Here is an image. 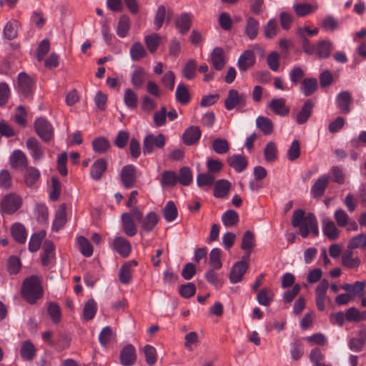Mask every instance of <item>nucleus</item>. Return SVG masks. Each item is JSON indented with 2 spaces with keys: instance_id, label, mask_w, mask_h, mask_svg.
<instances>
[{
  "instance_id": "1a4fd4ad",
  "label": "nucleus",
  "mask_w": 366,
  "mask_h": 366,
  "mask_svg": "<svg viewBox=\"0 0 366 366\" xmlns=\"http://www.w3.org/2000/svg\"><path fill=\"white\" fill-rule=\"evenodd\" d=\"M120 179L126 189L134 187L137 182V169L133 164H127L122 167Z\"/></svg>"
},
{
  "instance_id": "a19ab883",
  "label": "nucleus",
  "mask_w": 366,
  "mask_h": 366,
  "mask_svg": "<svg viewBox=\"0 0 366 366\" xmlns=\"http://www.w3.org/2000/svg\"><path fill=\"white\" fill-rule=\"evenodd\" d=\"M274 297V293L268 287L262 288L257 295L258 302L264 306H268L271 303Z\"/></svg>"
},
{
  "instance_id": "8fccbe9b",
  "label": "nucleus",
  "mask_w": 366,
  "mask_h": 366,
  "mask_svg": "<svg viewBox=\"0 0 366 366\" xmlns=\"http://www.w3.org/2000/svg\"><path fill=\"white\" fill-rule=\"evenodd\" d=\"M222 221L224 226L233 227L238 223L239 215L236 211L229 209L222 215Z\"/></svg>"
},
{
  "instance_id": "f8f14e48",
  "label": "nucleus",
  "mask_w": 366,
  "mask_h": 366,
  "mask_svg": "<svg viewBox=\"0 0 366 366\" xmlns=\"http://www.w3.org/2000/svg\"><path fill=\"white\" fill-rule=\"evenodd\" d=\"M26 147L30 152L34 162H37L44 157V148L36 138L29 137L26 142Z\"/></svg>"
},
{
  "instance_id": "bb28decb",
  "label": "nucleus",
  "mask_w": 366,
  "mask_h": 366,
  "mask_svg": "<svg viewBox=\"0 0 366 366\" xmlns=\"http://www.w3.org/2000/svg\"><path fill=\"white\" fill-rule=\"evenodd\" d=\"M227 163L237 172L244 170L248 164L247 159L240 154H234L229 157L227 158Z\"/></svg>"
},
{
  "instance_id": "a211bd4d",
  "label": "nucleus",
  "mask_w": 366,
  "mask_h": 366,
  "mask_svg": "<svg viewBox=\"0 0 366 366\" xmlns=\"http://www.w3.org/2000/svg\"><path fill=\"white\" fill-rule=\"evenodd\" d=\"M55 246L51 240H46L43 244V253L41 254V264L47 266L55 258Z\"/></svg>"
},
{
  "instance_id": "ea45409f",
  "label": "nucleus",
  "mask_w": 366,
  "mask_h": 366,
  "mask_svg": "<svg viewBox=\"0 0 366 366\" xmlns=\"http://www.w3.org/2000/svg\"><path fill=\"white\" fill-rule=\"evenodd\" d=\"M259 30V22L254 17H249L247 20L245 34L250 39L257 37Z\"/></svg>"
},
{
  "instance_id": "2f4dec72",
  "label": "nucleus",
  "mask_w": 366,
  "mask_h": 366,
  "mask_svg": "<svg viewBox=\"0 0 366 366\" xmlns=\"http://www.w3.org/2000/svg\"><path fill=\"white\" fill-rule=\"evenodd\" d=\"M147 74L145 70L139 66L134 69L132 74L131 82L136 89L141 88L144 84Z\"/></svg>"
},
{
  "instance_id": "a18cd8bd",
  "label": "nucleus",
  "mask_w": 366,
  "mask_h": 366,
  "mask_svg": "<svg viewBox=\"0 0 366 366\" xmlns=\"http://www.w3.org/2000/svg\"><path fill=\"white\" fill-rule=\"evenodd\" d=\"M317 89V80L315 78H306L302 82V89L306 97L312 95Z\"/></svg>"
},
{
  "instance_id": "0e129e2a",
  "label": "nucleus",
  "mask_w": 366,
  "mask_h": 366,
  "mask_svg": "<svg viewBox=\"0 0 366 366\" xmlns=\"http://www.w3.org/2000/svg\"><path fill=\"white\" fill-rule=\"evenodd\" d=\"M78 244L80 247V251L82 255L89 257L93 254V247L89 240L84 236H80L78 238Z\"/></svg>"
},
{
  "instance_id": "680f3d73",
  "label": "nucleus",
  "mask_w": 366,
  "mask_h": 366,
  "mask_svg": "<svg viewBox=\"0 0 366 366\" xmlns=\"http://www.w3.org/2000/svg\"><path fill=\"white\" fill-rule=\"evenodd\" d=\"M124 101L127 107L135 109L138 105L137 94L131 89L125 90Z\"/></svg>"
},
{
  "instance_id": "6e6552de",
  "label": "nucleus",
  "mask_w": 366,
  "mask_h": 366,
  "mask_svg": "<svg viewBox=\"0 0 366 366\" xmlns=\"http://www.w3.org/2000/svg\"><path fill=\"white\" fill-rule=\"evenodd\" d=\"M34 80L25 72H21L18 76L17 91L24 97L29 98L33 94Z\"/></svg>"
},
{
  "instance_id": "79ce46f5",
  "label": "nucleus",
  "mask_w": 366,
  "mask_h": 366,
  "mask_svg": "<svg viewBox=\"0 0 366 366\" xmlns=\"http://www.w3.org/2000/svg\"><path fill=\"white\" fill-rule=\"evenodd\" d=\"M97 310V305L93 299H89L84 305L83 309V318L86 321L92 320Z\"/></svg>"
},
{
  "instance_id": "09e8293b",
  "label": "nucleus",
  "mask_w": 366,
  "mask_h": 366,
  "mask_svg": "<svg viewBox=\"0 0 366 366\" xmlns=\"http://www.w3.org/2000/svg\"><path fill=\"white\" fill-rule=\"evenodd\" d=\"M175 96L177 101L182 104H187L190 101L188 88L184 84L177 86Z\"/></svg>"
},
{
  "instance_id": "864d4df0",
  "label": "nucleus",
  "mask_w": 366,
  "mask_h": 366,
  "mask_svg": "<svg viewBox=\"0 0 366 366\" xmlns=\"http://www.w3.org/2000/svg\"><path fill=\"white\" fill-rule=\"evenodd\" d=\"M215 177L209 172H204L197 175V184L199 187H211L214 184Z\"/></svg>"
},
{
  "instance_id": "774afa93",
  "label": "nucleus",
  "mask_w": 366,
  "mask_h": 366,
  "mask_svg": "<svg viewBox=\"0 0 366 366\" xmlns=\"http://www.w3.org/2000/svg\"><path fill=\"white\" fill-rule=\"evenodd\" d=\"M196 286L192 282L182 285L179 288V295L184 298H190L195 295Z\"/></svg>"
},
{
  "instance_id": "052dcab7",
  "label": "nucleus",
  "mask_w": 366,
  "mask_h": 366,
  "mask_svg": "<svg viewBox=\"0 0 366 366\" xmlns=\"http://www.w3.org/2000/svg\"><path fill=\"white\" fill-rule=\"evenodd\" d=\"M209 263L212 269H219L222 267L221 250L219 248L212 249L209 254Z\"/></svg>"
},
{
  "instance_id": "a878e982",
  "label": "nucleus",
  "mask_w": 366,
  "mask_h": 366,
  "mask_svg": "<svg viewBox=\"0 0 366 366\" xmlns=\"http://www.w3.org/2000/svg\"><path fill=\"white\" fill-rule=\"evenodd\" d=\"M66 207L65 204H61L56 212L55 218L52 224V230L58 232L66 222Z\"/></svg>"
},
{
  "instance_id": "c03bdc74",
  "label": "nucleus",
  "mask_w": 366,
  "mask_h": 366,
  "mask_svg": "<svg viewBox=\"0 0 366 366\" xmlns=\"http://www.w3.org/2000/svg\"><path fill=\"white\" fill-rule=\"evenodd\" d=\"M147 51L139 41L134 42L130 49L131 58L134 61H139L147 56Z\"/></svg>"
},
{
  "instance_id": "7c9ffc66",
  "label": "nucleus",
  "mask_w": 366,
  "mask_h": 366,
  "mask_svg": "<svg viewBox=\"0 0 366 366\" xmlns=\"http://www.w3.org/2000/svg\"><path fill=\"white\" fill-rule=\"evenodd\" d=\"M332 49V43L330 41L322 40L317 43L315 54L320 59H327L330 56Z\"/></svg>"
},
{
  "instance_id": "58836bf2",
  "label": "nucleus",
  "mask_w": 366,
  "mask_h": 366,
  "mask_svg": "<svg viewBox=\"0 0 366 366\" xmlns=\"http://www.w3.org/2000/svg\"><path fill=\"white\" fill-rule=\"evenodd\" d=\"M130 28V19L129 16L126 15H122L119 17L117 27V34L119 37L124 38L125 37Z\"/></svg>"
},
{
  "instance_id": "5fc2aeb1",
  "label": "nucleus",
  "mask_w": 366,
  "mask_h": 366,
  "mask_svg": "<svg viewBox=\"0 0 366 366\" xmlns=\"http://www.w3.org/2000/svg\"><path fill=\"white\" fill-rule=\"evenodd\" d=\"M214 269H208L204 274V277L206 280L215 288L219 289L222 287L224 280L218 277Z\"/></svg>"
},
{
  "instance_id": "37998d69",
  "label": "nucleus",
  "mask_w": 366,
  "mask_h": 366,
  "mask_svg": "<svg viewBox=\"0 0 366 366\" xmlns=\"http://www.w3.org/2000/svg\"><path fill=\"white\" fill-rule=\"evenodd\" d=\"M47 312L54 324H57L61 319V311L59 305L55 302L48 303Z\"/></svg>"
},
{
  "instance_id": "6ab92c4d",
  "label": "nucleus",
  "mask_w": 366,
  "mask_h": 366,
  "mask_svg": "<svg viewBox=\"0 0 366 366\" xmlns=\"http://www.w3.org/2000/svg\"><path fill=\"white\" fill-rule=\"evenodd\" d=\"M269 107L279 116H287L290 113V107L286 105V100L284 98L272 99L269 104Z\"/></svg>"
},
{
  "instance_id": "3c124183",
  "label": "nucleus",
  "mask_w": 366,
  "mask_h": 366,
  "mask_svg": "<svg viewBox=\"0 0 366 366\" xmlns=\"http://www.w3.org/2000/svg\"><path fill=\"white\" fill-rule=\"evenodd\" d=\"M46 236L45 231H41L38 233H34L30 238L29 242V249L31 252H36L41 246L43 239Z\"/></svg>"
},
{
  "instance_id": "473e14b6",
  "label": "nucleus",
  "mask_w": 366,
  "mask_h": 366,
  "mask_svg": "<svg viewBox=\"0 0 366 366\" xmlns=\"http://www.w3.org/2000/svg\"><path fill=\"white\" fill-rule=\"evenodd\" d=\"M40 178V172L34 167H27L24 174V181L27 187H32Z\"/></svg>"
},
{
  "instance_id": "c9c22d12",
  "label": "nucleus",
  "mask_w": 366,
  "mask_h": 366,
  "mask_svg": "<svg viewBox=\"0 0 366 366\" xmlns=\"http://www.w3.org/2000/svg\"><path fill=\"white\" fill-rule=\"evenodd\" d=\"M341 287L347 292V294L356 295L359 297L363 295V291L365 288V282L357 281L354 284H345Z\"/></svg>"
},
{
  "instance_id": "bf43d9fd",
  "label": "nucleus",
  "mask_w": 366,
  "mask_h": 366,
  "mask_svg": "<svg viewBox=\"0 0 366 366\" xmlns=\"http://www.w3.org/2000/svg\"><path fill=\"white\" fill-rule=\"evenodd\" d=\"M178 182L183 186H189L192 182V170L188 167H183L179 169V175L177 176Z\"/></svg>"
},
{
  "instance_id": "412c9836",
  "label": "nucleus",
  "mask_w": 366,
  "mask_h": 366,
  "mask_svg": "<svg viewBox=\"0 0 366 366\" xmlns=\"http://www.w3.org/2000/svg\"><path fill=\"white\" fill-rule=\"evenodd\" d=\"M133 214L123 213L122 214V228L124 233L129 237H133L137 233V228L132 218Z\"/></svg>"
},
{
  "instance_id": "13d9d810",
  "label": "nucleus",
  "mask_w": 366,
  "mask_h": 366,
  "mask_svg": "<svg viewBox=\"0 0 366 366\" xmlns=\"http://www.w3.org/2000/svg\"><path fill=\"white\" fill-rule=\"evenodd\" d=\"M178 182L177 175L174 171H164L162 174V187L174 186Z\"/></svg>"
},
{
  "instance_id": "5701e85b",
  "label": "nucleus",
  "mask_w": 366,
  "mask_h": 366,
  "mask_svg": "<svg viewBox=\"0 0 366 366\" xmlns=\"http://www.w3.org/2000/svg\"><path fill=\"white\" fill-rule=\"evenodd\" d=\"M107 168V162L103 159H98L94 162V163L92 165L90 175L92 178L94 180H99L104 173L106 172Z\"/></svg>"
},
{
  "instance_id": "7ed1b4c3",
  "label": "nucleus",
  "mask_w": 366,
  "mask_h": 366,
  "mask_svg": "<svg viewBox=\"0 0 366 366\" xmlns=\"http://www.w3.org/2000/svg\"><path fill=\"white\" fill-rule=\"evenodd\" d=\"M132 214L140 224L142 229L145 232H150L154 229L159 222V217L154 212H149L145 217L137 207L132 209Z\"/></svg>"
},
{
  "instance_id": "de8ad7c7",
  "label": "nucleus",
  "mask_w": 366,
  "mask_h": 366,
  "mask_svg": "<svg viewBox=\"0 0 366 366\" xmlns=\"http://www.w3.org/2000/svg\"><path fill=\"white\" fill-rule=\"evenodd\" d=\"M92 147L95 152L103 154L108 151L110 143L105 137H101L93 140Z\"/></svg>"
},
{
  "instance_id": "4be33fe9",
  "label": "nucleus",
  "mask_w": 366,
  "mask_h": 366,
  "mask_svg": "<svg viewBox=\"0 0 366 366\" xmlns=\"http://www.w3.org/2000/svg\"><path fill=\"white\" fill-rule=\"evenodd\" d=\"M329 183V177L327 175L321 176L311 187V194L315 198L321 197L327 187Z\"/></svg>"
},
{
  "instance_id": "338daca9",
  "label": "nucleus",
  "mask_w": 366,
  "mask_h": 366,
  "mask_svg": "<svg viewBox=\"0 0 366 366\" xmlns=\"http://www.w3.org/2000/svg\"><path fill=\"white\" fill-rule=\"evenodd\" d=\"M365 248L366 247V233L365 234H360L354 237H352L348 245L347 249H355V248Z\"/></svg>"
},
{
  "instance_id": "0eeeda50",
  "label": "nucleus",
  "mask_w": 366,
  "mask_h": 366,
  "mask_svg": "<svg viewBox=\"0 0 366 366\" xmlns=\"http://www.w3.org/2000/svg\"><path fill=\"white\" fill-rule=\"evenodd\" d=\"M247 99L245 94H239L236 89H230L224 100V107L229 111L234 108L242 109L246 106Z\"/></svg>"
},
{
  "instance_id": "b1692460",
  "label": "nucleus",
  "mask_w": 366,
  "mask_h": 366,
  "mask_svg": "<svg viewBox=\"0 0 366 366\" xmlns=\"http://www.w3.org/2000/svg\"><path fill=\"white\" fill-rule=\"evenodd\" d=\"M322 231L330 240H336L340 235V230L336 227L334 222L329 218L322 220Z\"/></svg>"
},
{
  "instance_id": "f257e3e1",
  "label": "nucleus",
  "mask_w": 366,
  "mask_h": 366,
  "mask_svg": "<svg viewBox=\"0 0 366 366\" xmlns=\"http://www.w3.org/2000/svg\"><path fill=\"white\" fill-rule=\"evenodd\" d=\"M292 224L294 227H298L300 235L307 238L310 233V229L314 237L319 235V229L316 217L312 213L305 215L303 209H299L293 212Z\"/></svg>"
},
{
  "instance_id": "c756f323",
  "label": "nucleus",
  "mask_w": 366,
  "mask_h": 366,
  "mask_svg": "<svg viewBox=\"0 0 366 366\" xmlns=\"http://www.w3.org/2000/svg\"><path fill=\"white\" fill-rule=\"evenodd\" d=\"M314 103L310 99H307L302 107L300 112L297 114L296 122L299 124L305 123L311 115Z\"/></svg>"
},
{
  "instance_id": "69168bd1",
  "label": "nucleus",
  "mask_w": 366,
  "mask_h": 366,
  "mask_svg": "<svg viewBox=\"0 0 366 366\" xmlns=\"http://www.w3.org/2000/svg\"><path fill=\"white\" fill-rule=\"evenodd\" d=\"M290 353L294 360H300L304 355L303 344L300 339L295 340L291 344Z\"/></svg>"
},
{
  "instance_id": "72a5a7b5",
  "label": "nucleus",
  "mask_w": 366,
  "mask_h": 366,
  "mask_svg": "<svg viewBox=\"0 0 366 366\" xmlns=\"http://www.w3.org/2000/svg\"><path fill=\"white\" fill-rule=\"evenodd\" d=\"M14 239L20 244H24L26 239V231L24 226L20 223H15L11 228Z\"/></svg>"
},
{
  "instance_id": "9d476101",
  "label": "nucleus",
  "mask_w": 366,
  "mask_h": 366,
  "mask_svg": "<svg viewBox=\"0 0 366 366\" xmlns=\"http://www.w3.org/2000/svg\"><path fill=\"white\" fill-rule=\"evenodd\" d=\"M329 287V282L326 279H323L320 281L319 285L317 286L315 290V302L317 308L319 311H324L325 309V302L327 299L328 301L330 300L329 297H327V290Z\"/></svg>"
},
{
  "instance_id": "aec40b11",
  "label": "nucleus",
  "mask_w": 366,
  "mask_h": 366,
  "mask_svg": "<svg viewBox=\"0 0 366 366\" xmlns=\"http://www.w3.org/2000/svg\"><path fill=\"white\" fill-rule=\"evenodd\" d=\"M9 163L12 168H26L28 167V159L25 154L19 149L12 152L9 158Z\"/></svg>"
},
{
  "instance_id": "39448f33",
  "label": "nucleus",
  "mask_w": 366,
  "mask_h": 366,
  "mask_svg": "<svg viewBox=\"0 0 366 366\" xmlns=\"http://www.w3.org/2000/svg\"><path fill=\"white\" fill-rule=\"evenodd\" d=\"M22 199L15 193H10L3 197L1 201L0 212L1 214H12L21 206Z\"/></svg>"
},
{
  "instance_id": "6e6d98bb",
  "label": "nucleus",
  "mask_w": 366,
  "mask_h": 366,
  "mask_svg": "<svg viewBox=\"0 0 366 366\" xmlns=\"http://www.w3.org/2000/svg\"><path fill=\"white\" fill-rule=\"evenodd\" d=\"M212 148L217 154H223L229 152V144L227 139L217 138L213 141Z\"/></svg>"
},
{
  "instance_id": "ddd939ff",
  "label": "nucleus",
  "mask_w": 366,
  "mask_h": 366,
  "mask_svg": "<svg viewBox=\"0 0 366 366\" xmlns=\"http://www.w3.org/2000/svg\"><path fill=\"white\" fill-rule=\"evenodd\" d=\"M202 135V132L197 126H190L187 128L182 137L183 143L187 146L197 144Z\"/></svg>"
},
{
  "instance_id": "9b49d317",
  "label": "nucleus",
  "mask_w": 366,
  "mask_h": 366,
  "mask_svg": "<svg viewBox=\"0 0 366 366\" xmlns=\"http://www.w3.org/2000/svg\"><path fill=\"white\" fill-rule=\"evenodd\" d=\"M352 97L348 91H342L337 95L336 104L341 114H347L351 112Z\"/></svg>"
},
{
  "instance_id": "603ef678",
  "label": "nucleus",
  "mask_w": 366,
  "mask_h": 366,
  "mask_svg": "<svg viewBox=\"0 0 366 366\" xmlns=\"http://www.w3.org/2000/svg\"><path fill=\"white\" fill-rule=\"evenodd\" d=\"M177 208L174 202L169 201L163 209V215L167 222L174 221L177 217Z\"/></svg>"
},
{
  "instance_id": "e433bc0d",
  "label": "nucleus",
  "mask_w": 366,
  "mask_h": 366,
  "mask_svg": "<svg viewBox=\"0 0 366 366\" xmlns=\"http://www.w3.org/2000/svg\"><path fill=\"white\" fill-rule=\"evenodd\" d=\"M197 62L194 59L189 60L182 68V75L187 80H192L197 76Z\"/></svg>"
},
{
  "instance_id": "f03ea898",
  "label": "nucleus",
  "mask_w": 366,
  "mask_h": 366,
  "mask_svg": "<svg viewBox=\"0 0 366 366\" xmlns=\"http://www.w3.org/2000/svg\"><path fill=\"white\" fill-rule=\"evenodd\" d=\"M44 290L41 280L37 275L26 277L22 284L21 296L28 303L33 305L42 298Z\"/></svg>"
},
{
  "instance_id": "e2e57ef3",
  "label": "nucleus",
  "mask_w": 366,
  "mask_h": 366,
  "mask_svg": "<svg viewBox=\"0 0 366 366\" xmlns=\"http://www.w3.org/2000/svg\"><path fill=\"white\" fill-rule=\"evenodd\" d=\"M264 157L267 162H274L277 159V148L274 142L267 144L264 150Z\"/></svg>"
},
{
  "instance_id": "f3484780",
  "label": "nucleus",
  "mask_w": 366,
  "mask_h": 366,
  "mask_svg": "<svg viewBox=\"0 0 366 366\" xmlns=\"http://www.w3.org/2000/svg\"><path fill=\"white\" fill-rule=\"evenodd\" d=\"M256 61L255 54L251 50H246L238 59V67L242 71H245L252 67Z\"/></svg>"
},
{
  "instance_id": "20e7f679",
  "label": "nucleus",
  "mask_w": 366,
  "mask_h": 366,
  "mask_svg": "<svg viewBox=\"0 0 366 366\" xmlns=\"http://www.w3.org/2000/svg\"><path fill=\"white\" fill-rule=\"evenodd\" d=\"M34 128L36 134L44 143H49L54 139V127L44 117L37 118L34 122Z\"/></svg>"
},
{
  "instance_id": "4468645a",
  "label": "nucleus",
  "mask_w": 366,
  "mask_h": 366,
  "mask_svg": "<svg viewBox=\"0 0 366 366\" xmlns=\"http://www.w3.org/2000/svg\"><path fill=\"white\" fill-rule=\"evenodd\" d=\"M249 264L244 260L237 262L232 267L229 273V280L232 283L241 282L243 275L247 272Z\"/></svg>"
},
{
  "instance_id": "4c0bfd02",
  "label": "nucleus",
  "mask_w": 366,
  "mask_h": 366,
  "mask_svg": "<svg viewBox=\"0 0 366 366\" xmlns=\"http://www.w3.org/2000/svg\"><path fill=\"white\" fill-rule=\"evenodd\" d=\"M20 353L24 360H31L35 356L36 348L31 341H25L21 345Z\"/></svg>"
},
{
  "instance_id": "4d7b16f0",
  "label": "nucleus",
  "mask_w": 366,
  "mask_h": 366,
  "mask_svg": "<svg viewBox=\"0 0 366 366\" xmlns=\"http://www.w3.org/2000/svg\"><path fill=\"white\" fill-rule=\"evenodd\" d=\"M160 40L161 37L158 34H152L146 36L144 38L146 46L151 53H154L157 51L160 44Z\"/></svg>"
},
{
  "instance_id": "cd10ccee",
  "label": "nucleus",
  "mask_w": 366,
  "mask_h": 366,
  "mask_svg": "<svg viewBox=\"0 0 366 366\" xmlns=\"http://www.w3.org/2000/svg\"><path fill=\"white\" fill-rule=\"evenodd\" d=\"M211 61L214 68L222 70L225 64L224 50L221 47H215L211 53Z\"/></svg>"
},
{
  "instance_id": "2eb2a0df",
  "label": "nucleus",
  "mask_w": 366,
  "mask_h": 366,
  "mask_svg": "<svg viewBox=\"0 0 366 366\" xmlns=\"http://www.w3.org/2000/svg\"><path fill=\"white\" fill-rule=\"evenodd\" d=\"M137 360L136 350L132 345L124 346L120 353L121 364L124 366H132Z\"/></svg>"
},
{
  "instance_id": "393cba45",
  "label": "nucleus",
  "mask_w": 366,
  "mask_h": 366,
  "mask_svg": "<svg viewBox=\"0 0 366 366\" xmlns=\"http://www.w3.org/2000/svg\"><path fill=\"white\" fill-rule=\"evenodd\" d=\"M114 249L123 257L129 256L131 252V244L124 237H117L113 242Z\"/></svg>"
},
{
  "instance_id": "dca6fc26",
  "label": "nucleus",
  "mask_w": 366,
  "mask_h": 366,
  "mask_svg": "<svg viewBox=\"0 0 366 366\" xmlns=\"http://www.w3.org/2000/svg\"><path fill=\"white\" fill-rule=\"evenodd\" d=\"M174 23L179 32L184 34L189 31L192 26V15L189 13H182L176 16Z\"/></svg>"
},
{
  "instance_id": "423d86ee",
  "label": "nucleus",
  "mask_w": 366,
  "mask_h": 366,
  "mask_svg": "<svg viewBox=\"0 0 366 366\" xmlns=\"http://www.w3.org/2000/svg\"><path fill=\"white\" fill-rule=\"evenodd\" d=\"M166 143L165 136L160 133L155 136L153 134H147L143 140L142 151L144 155L152 154L155 149H162Z\"/></svg>"
},
{
  "instance_id": "c85d7f7f",
  "label": "nucleus",
  "mask_w": 366,
  "mask_h": 366,
  "mask_svg": "<svg viewBox=\"0 0 366 366\" xmlns=\"http://www.w3.org/2000/svg\"><path fill=\"white\" fill-rule=\"evenodd\" d=\"M231 188L228 180L219 179L214 185V196L217 198H224L227 196Z\"/></svg>"
},
{
  "instance_id": "f704fd0d",
  "label": "nucleus",
  "mask_w": 366,
  "mask_h": 366,
  "mask_svg": "<svg viewBox=\"0 0 366 366\" xmlns=\"http://www.w3.org/2000/svg\"><path fill=\"white\" fill-rule=\"evenodd\" d=\"M256 125L265 135H269L273 132V123L272 120L267 117L262 116L258 117L256 119Z\"/></svg>"
},
{
  "instance_id": "49530a36",
  "label": "nucleus",
  "mask_w": 366,
  "mask_h": 366,
  "mask_svg": "<svg viewBox=\"0 0 366 366\" xmlns=\"http://www.w3.org/2000/svg\"><path fill=\"white\" fill-rule=\"evenodd\" d=\"M255 246L254 234L248 230L246 231L242 237L241 248L247 252H251Z\"/></svg>"
}]
</instances>
